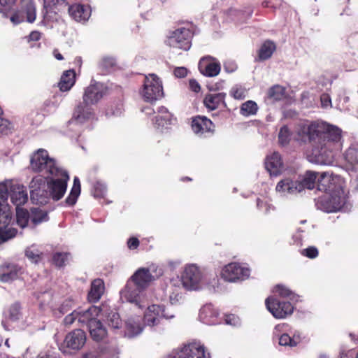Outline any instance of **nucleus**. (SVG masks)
Segmentation results:
<instances>
[{
	"label": "nucleus",
	"instance_id": "obj_1",
	"mask_svg": "<svg viewBox=\"0 0 358 358\" xmlns=\"http://www.w3.org/2000/svg\"><path fill=\"white\" fill-rule=\"evenodd\" d=\"M296 132L301 140L308 139L312 143L311 162L331 164L334 153L342 148L341 129L325 122H313L299 124Z\"/></svg>",
	"mask_w": 358,
	"mask_h": 358
},
{
	"label": "nucleus",
	"instance_id": "obj_2",
	"mask_svg": "<svg viewBox=\"0 0 358 358\" xmlns=\"http://www.w3.org/2000/svg\"><path fill=\"white\" fill-rule=\"evenodd\" d=\"M69 176L62 168L47 177L38 176L29 183L30 196L33 203L45 204L50 198L55 201L60 200L67 189Z\"/></svg>",
	"mask_w": 358,
	"mask_h": 358
},
{
	"label": "nucleus",
	"instance_id": "obj_3",
	"mask_svg": "<svg viewBox=\"0 0 358 358\" xmlns=\"http://www.w3.org/2000/svg\"><path fill=\"white\" fill-rule=\"evenodd\" d=\"M343 179L329 172H323L318 179V189L325 192L317 203V207L327 213L342 210L347 204V194L343 189Z\"/></svg>",
	"mask_w": 358,
	"mask_h": 358
},
{
	"label": "nucleus",
	"instance_id": "obj_4",
	"mask_svg": "<svg viewBox=\"0 0 358 358\" xmlns=\"http://www.w3.org/2000/svg\"><path fill=\"white\" fill-rule=\"evenodd\" d=\"M180 282L182 287L190 292H215L220 285V280L213 271L196 264H187L183 266Z\"/></svg>",
	"mask_w": 358,
	"mask_h": 358
},
{
	"label": "nucleus",
	"instance_id": "obj_5",
	"mask_svg": "<svg viewBox=\"0 0 358 358\" xmlns=\"http://www.w3.org/2000/svg\"><path fill=\"white\" fill-rule=\"evenodd\" d=\"M8 197L15 207H20L28 201L26 187L13 179L0 182V224H6L12 221V212L8 203Z\"/></svg>",
	"mask_w": 358,
	"mask_h": 358
},
{
	"label": "nucleus",
	"instance_id": "obj_6",
	"mask_svg": "<svg viewBox=\"0 0 358 358\" xmlns=\"http://www.w3.org/2000/svg\"><path fill=\"white\" fill-rule=\"evenodd\" d=\"M30 166L35 172H40L47 176L55 173L60 167L55 159L50 157L47 150L38 149L31 157Z\"/></svg>",
	"mask_w": 358,
	"mask_h": 358
},
{
	"label": "nucleus",
	"instance_id": "obj_7",
	"mask_svg": "<svg viewBox=\"0 0 358 358\" xmlns=\"http://www.w3.org/2000/svg\"><path fill=\"white\" fill-rule=\"evenodd\" d=\"M167 358H210V355L201 341H194L173 349Z\"/></svg>",
	"mask_w": 358,
	"mask_h": 358
},
{
	"label": "nucleus",
	"instance_id": "obj_8",
	"mask_svg": "<svg viewBox=\"0 0 358 358\" xmlns=\"http://www.w3.org/2000/svg\"><path fill=\"white\" fill-rule=\"evenodd\" d=\"M120 300L134 304L138 309H143L148 303L147 293L138 289L132 281L127 280L124 287L120 291Z\"/></svg>",
	"mask_w": 358,
	"mask_h": 358
},
{
	"label": "nucleus",
	"instance_id": "obj_9",
	"mask_svg": "<svg viewBox=\"0 0 358 358\" xmlns=\"http://www.w3.org/2000/svg\"><path fill=\"white\" fill-rule=\"evenodd\" d=\"M140 94L148 102H153L162 98L164 92L160 78L154 73L146 76Z\"/></svg>",
	"mask_w": 358,
	"mask_h": 358
},
{
	"label": "nucleus",
	"instance_id": "obj_10",
	"mask_svg": "<svg viewBox=\"0 0 358 358\" xmlns=\"http://www.w3.org/2000/svg\"><path fill=\"white\" fill-rule=\"evenodd\" d=\"M225 282L235 283L247 280L250 275V269L244 264L231 262L224 265L220 273Z\"/></svg>",
	"mask_w": 358,
	"mask_h": 358
},
{
	"label": "nucleus",
	"instance_id": "obj_11",
	"mask_svg": "<svg viewBox=\"0 0 358 358\" xmlns=\"http://www.w3.org/2000/svg\"><path fill=\"white\" fill-rule=\"evenodd\" d=\"M193 33L189 28L179 27L169 33L166 43L173 48L188 50L191 47Z\"/></svg>",
	"mask_w": 358,
	"mask_h": 358
},
{
	"label": "nucleus",
	"instance_id": "obj_12",
	"mask_svg": "<svg viewBox=\"0 0 358 358\" xmlns=\"http://www.w3.org/2000/svg\"><path fill=\"white\" fill-rule=\"evenodd\" d=\"M36 17V6L32 0H22L21 8L9 16L10 22L16 25L24 21L32 23Z\"/></svg>",
	"mask_w": 358,
	"mask_h": 358
},
{
	"label": "nucleus",
	"instance_id": "obj_13",
	"mask_svg": "<svg viewBox=\"0 0 358 358\" xmlns=\"http://www.w3.org/2000/svg\"><path fill=\"white\" fill-rule=\"evenodd\" d=\"M146 306L147 308L144 312L143 321L145 324L148 327L158 325L162 318L172 319L174 317V314L166 312L164 306L152 304L150 306L147 305Z\"/></svg>",
	"mask_w": 358,
	"mask_h": 358
},
{
	"label": "nucleus",
	"instance_id": "obj_14",
	"mask_svg": "<svg viewBox=\"0 0 358 358\" xmlns=\"http://www.w3.org/2000/svg\"><path fill=\"white\" fill-rule=\"evenodd\" d=\"M85 342V333L81 329H76L66 336L59 349L63 353L68 354L70 353V350H78L82 348Z\"/></svg>",
	"mask_w": 358,
	"mask_h": 358
},
{
	"label": "nucleus",
	"instance_id": "obj_15",
	"mask_svg": "<svg viewBox=\"0 0 358 358\" xmlns=\"http://www.w3.org/2000/svg\"><path fill=\"white\" fill-rule=\"evenodd\" d=\"M266 306L275 318L282 319L292 314L294 306L289 302H280L273 296L266 299Z\"/></svg>",
	"mask_w": 358,
	"mask_h": 358
},
{
	"label": "nucleus",
	"instance_id": "obj_16",
	"mask_svg": "<svg viewBox=\"0 0 358 358\" xmlns=\"http://www.w3.org/2000/svg\"><path fill=\"white\" fill-rule=\"evenodd\" d=\"M157 271L155 266H150L149 268H140L129 278V280L145 292L146 288L150 285L152 281L155 280V276L152 273Z\"/></svg>",
	"mask_w": 358,
	"mask_h": 358
},
{
	"label": "nucleus",
	"instance_id": "obj_17",
	"mask_svg": "<svg viewBox=\"0 0 358 358\" xmlns=\"http://www.w3.org/2000/svg\"><path fill=\"white\" fill-rule=\"evenodd\" d=\"M106 90L107 88L103 83L92 82L91 84L85 89L83 96L84 104L95 105L106 94Z\"/></svg>",
	"mask_w": 358,
	"mask_h": 358
},
{
	"label": "nucleus",
	"instance_id": "obj_18",
	"mask_svg": "<svg viewBox=\"0 0 358 358\" xmlns=\"http://www.w3.org/2000/svg\"><path fill=\"white\" fill-rule=\"evenodd\" d=\"M95 119L93 108L90 104L79 103L75 108L73 117L69 122V126L85 124Z\"/></svg>",
	"mask_w": 358,
	"mask_h": 358
},
{
	"label": "nucleus",
	"instance_id": "obj_19",
	"mask_svg": "<svg viewBox=\"0 0 358 358\" xmlns=\"http://www.w3.org/2000/svg\"><path fill=\"white\" fill-rule=\"evenodd\" d=\"M199 69L203 75L208 77H214L220 73L221 66L217 59L207 56L200 59Z\"/></svg>",
	"mask_w": 358,
	"mask_h": 358
},
{
	"label": "nucleus",
	"instance_id": "obj_20",
	"mask_svg": "<svg viewBox=\"0 0 358 358\" xmlns=\"http://www.w3.org/2000/svg\"><path fill=\"white\" fill-rule=\"evenodd\" d=\"M152 121L155 128L158 131L163 132L164 130L168 129L170 126L173 124L176 120L166 108L161 107L159 108Z\"/></svg>",
	"mask_w": 358,
	"mask_h": 358
},
{
	"label": "nucleus",
	"instance_id": "obj_21",
	"mask_svg": "<svg viewBox=\"0 0 358 358\" xmlns=\"http://www.w3.org/2000/svg\"><path fill=\"white\" fill-rule=\"evenodd\" d=\"M275 190L282 196L292 195L301 192L302 185L298 180L286 178L278 182Z\"/></svg>",
	"mask_w": 358,
	"mask_h": 358
},
{
	"label": "nucleus",
	"instance_id": "obj_22",
	"mask_svg": "<svg viewBox=\"0 0 358 358\" xmlns=\"http://www.w3.org/2000/svg\"><path fill=\"white\" fill-rule=\"evenodd\" d=\"M220 313L211 303L204 305L199 312V320L208 325H215L220 323Z\"/></svg>",
	"mask_w": 358,
	"mask_h": 358
},
{
	"label": "nucleus",
	"instance_id": "obj_23",
	"mask_svg": "<svg viewBox=\"0 0 358 358\" xmlns=\"http://www.w3.org/2000/svg\"><path fill=\"white\" fill-rule=\"evenodd\" d=\"M143 330L141 318L140 317H130L125 321L124 330H121L120 332L124 337L131 338L140 335Z\"/></svg>",
	"mask_w": 358,
	"mask_h": 358
},
{
	"label": "nucleus",
	"instance_id": "obj_24",
	"mask_svg": "<svg viewBox=\"0 0 358 358\" xmlns=\"http://www.w3.org/2000/svg\"><path fill=\"white\" fill-rule=\"evenodd\" d=\"M265 167L271 176L280 175L284 169L280 155L277 152H273L267 155L265 159Z\"/></svg>",
	"mask_w": 358,
	"mask_h": 358
},
{
	"label": "nucleus",
	"instance_id": "obj_25",
	"mask_svg": "<svg viewBox=\"0 0 358 358\" xmlns=\"http://www.w3.org/2000/svg\"><path fill=\"white\" fill-rule=\"evenodd\" d=\"M22 273L20 266L14 264H4L1 266L0 282L8 283L18 278Z\"/></svg>",
	"mask_w": 358,
	"mask_h": 358
},
{
	"label": "nucleus",
	"instance_id": "obj_26",
	"mask_svg": "<svg viewBox=\"0 0 358 358\" xmlns=\"http://www.w3.org/2000/svg\"><path fill=\"white\" fill-rule=\"evenodd\" d=\"M213 127L211 120L204 116H197L192 121V129L199 136H203L206 133L212 132Z\"/></svg>",
	"mask_w": 358,
	"mask_h": 358
},
{
	"label": "nucleus",
	"instance_id": "obj_27",
	"mask_svg": "<svg viewBox=\"0 0 358 358\" xmlns=\"http://www.w3.org/2000/svg\"><path fill=\"white\" fill-rule=\"evenodd\" d=\"M101 310L99 307L92 306L88 309L84 310L82 308L77 309L78 313V323L90 326L92 322L97 320Z\"/></svg>",
	"mask_w": 358,
	"mask_h": 358
},
{
	"label": "nucleus",
	"instance_id": "obj_28",
	"mask_svg": "<svg viewBox=\"0 0 358 358\" xmlns=\"http://www.w3.org/2000/svg\"><path fill=\"white\" fill-rule=\"evenodd\" d=\"M69 13L76 21L84 22L90 18L91 9L89 6L75 3L69 7Z\"/></svg>",
	"mask_w": 358,
	"mask_h": 358
},
{
	"label": "nucleus",
	"instance_id": "obj_29",
	"mask_svg": "<svg viewBox=\"0 0 358 358\" xmlns=\"http://www.w3.org/2000/svg\"><path fill=\"white\" fill-rule=\"evenodd\" d=\"M64 4L65 0H44L43 11L44 20H54L59 7Z\"/></svg>",
	"mask_w": 358,
	"mask_h": 358
},
{
	"label": "nucleus",
	"instance_id": "obj_30",
	"mask_svg": "<svg viewBox=\"0 0 358 358\" xmlns=\"http://www.w3.org/2000/svg\"><path fill=\"white\" fill-rule=\"evenodd\" d=\"M105 292V285L103 280L97 278L91 283V288L88 293V299L90 302H97Z\"/></svg>",
	"mask_w": 358,
	"mask_h": 358
},
{
	"label": "nucleus",
	"instance_id": "obj_31",
	"mask_svg": "<svg viewBox=\"0 0 358 358\" xmlns=\"http://www.w3.org/2000/svg\"><path fill=\"white\" fill-rule=\"evenodd\" d=\"M88 329L90 336L95 341H100L107 336V330L99 320L92 322Z\"/></svg>",
	"mask_w": 358,
	"mask_h": 358
},
{
	"label": "nucleus",
	"instance_id": "obj_32",
	"mask_svg": "<svg viewBox=\"0 0 358 358\" xmlns=\"http://www.w3.org/2000/svg\"><path fill=\"white\" fill-rule=\"evenodd\" d=\"M287 325L286 324H280L275 327L273 335L278 339V343L281 346L293 348L291 336L287 333L281 332Z\"/></svg>",
	"mask_w": 358,
	"mask_h": 358
},
{
	"label": "nucleus",
	"instance_id": "obj_33",
	"mask_svg": "<svg viewBox=\"0 0 358 358\" xmlns=\"http://www.w3.org/2000/svg\"><path fill=\"white\" fill-rule=\"evenodd\" d=\"M225 96L224 93L208 94L205 96L203 103L207 108L213 110L224 103Z\"/></svg>",
	"mask_w": 358,
	"mask_h": 358
},
{
	"label": "nucleus",
	"instance_id": "obj_34",
	"mask_svg": "<svg viewBox=\"0 0 358 358\" xmlns=\"http://www.w3.org/2000/svg\"><path fill=\"white\" fill-rule=\"evenodd\" d=\"M76 73L73 70H68L62 74L59 87L62 92H67L71 89L75 84Z\"/></svg>",
	"mask_w": 358,
	"mask_h": 358
},
{
	"label": "nucleus",
	"instance_id": "obj_35",
	"mask_svg": "<svg viewBox=\"0 0 358 358\" xmlns=\"http://www.w3.org/2000/svg\"><path fill=\"white\" fill-rule=\"evenodd\" d=\"M48 220L46 211L38 208H33L30 213V224L32 227Z\"/></svg>",
	"mask_w": 358,
	"mask_h": 358
},
{
	"label": "nucleus",
	"instance_id": "obj_36",
	"mask_svg": "<svg viewBox=\"0 0 358 358\" xmlns=\"http://www.w3.org/2000/svg\"><path fill=\"white\" fill-rule=\"evenodd\" d=\"M80 182L78 177H74L73 184L70 191V193L65 200V202L69 206H73L80 194Z\"/></svg>",
	"mask_w": 358,
	"mask_h": 358
},
{
	"label": "nucleus",
	"instance_id": "obj_37",
	"mask_svg": "<svg viewBox=\"0 0 358 358\" xmlns=\"http://www.w3.org/2000/svg\"><path fill=\"white\" fill-rule=\"evenodd\" d=\"M275 45L271 41H265L260 47L258 52L259 60H266L269 59L275 50Z\"/></svg>",
	"mask_w": 358,
	"mask_h": 358
},
{
	"label": "nucleus",
	"instance_id": "obj_38",
	"mask_svg": "<svg viewBox=\"0 0 358 358\" xmlns=\"http://www.w3.org/2000/svg\"><path fill=\"white\" fill-rule=\"evenodd\" d=\"M26 257L32 263L38 264L43 258V252L36 245H31L25 249Z\"/></svg>",
	"mask_w": 358,
	"mask_h": 358
},
{
	"label": "nucleus",
	"instance_id": "obj_39",
	"mask_svg": "<svg viewBox=\"0 0 358 358\" xmlns=\"http://www.w3.org/2000/svg\"><path fill=\"white\" fill-rule=\"evenodd\" d=\"M20 306L17 304L11 306L5 313V320L2 321V324L5 329L8 330L7 323L9 322H15L20 319Z\"/></svg>",
	"mask_w": 358,
	"mask_h": 358
},
{
	"label": "nucleus",
	"instance_id": "obj_40",
	"mask_svg": "<svg viewBox=\"0 0 358 358\" xmlns=\"http://www.w3.org/2000/svg\"><path fill=\"white\" fill-rule=\"evenodd\" d=\"M106 322L108 325L114 330H120L122 327V322L120 319L119 314L113 310H111L106 315Z\"/></svg>",
	"mask_w": 358,
	"mask_h": 358
},
{
	"label": "nucleus",
	"instance_id": "obj_41",
	"mask_svg": "<svg viewBox=\"0 0 358 358\" xmlns=\"http://www.w3.org/2000/svg\"><path fill=\"white\" fill-rule=\"evenodd\" d=\"M16 222L19 227L24 228L30 224V213L20 207H16Z\"/></svg>",
	"mask_w": 358,
	"mask_h": 358
},
{
	"label": "nucleus",
	"instance_id": "obj_42",
	"mask_svg": "<svg viewBox=\"0 0 358 358\" xmlns=\"http://www.w3.org/2000/svg\"><path fill=\"white\" fill-rule=\"evenodd\" d=\"M99 355L103 358H117L120 350L115 344H110L101 346L99 349Z\"/></svg>",
	"mask_w": 358,
	"mask_h": 358
},
{
	"label": "nucleus",
	"instance_id": "obj_43",
	"mask_svg": "<svg viewBox=\"0 0 358 358\" xmlns=\"http://www.w3.org/2000/svg\"><path fill=\"white\" fill-rule=\"evenodd\" d=\"M10 224V222L6 224H0V244L14 238L17 234V230L15 228L8 227Z\"/></svg>",
	"mask_w": 358,
	"mask_h": 358
},
{
	"label": "nucleus",
	"instance_id": "obj_44",
	"mask_svg": "<svg viewBox=\"0 0 358 358\" xmlns=\"http://www.w3.org/2000/svg\"><path fill=\"white\" fill-rule=\"evenodd\" d=\"M273 292L282 298H287L292 301L296 300V295L282 285H275L273 289Z\"/></svg>",
	"mask_w": 358,
	"mask_h": 358
},
{
	"label": "nucleus",
	"instance_id": "obj_45",
	"mask_svg": "<svg viewBox=\"0 0 358 358\" xmlns=\"http://www.w3.org/2000/svg\"><path fill=\"white\" fill-rule=\"evenodd\" d=\"M317 177V173L312 171H308L304 175L302 181H299L302 185V190L304 188L312 189L315 187V183Z\"/></svg>",
	"mask_w": 358,
	"mask_h": 358
},
{
	"label": "nucleus",
	"instance_id": "obj_46",
	"mask_svg": "<svg viewBox=\"0 0 358 358\" xmlns=\"http://www.w3.org/2000/svg\"><path fill=\"white\" fill-rule=\"evenodd\" d=\"M345 159L352 169H358V148L354 146L349 148L345 152Z\"/></svg>",
	"mask_w": 358,
	"mask_h": 358
},
{
	"label": "nucleus",
	"instance_id": "obj_47",
	"mask_svg": "<svg viewBox=\"0 0 358 358\" xmlns=\"http://www.w3.org/2000/svg\"><path fill=\"white\" fill-rule=\"evenodd\" d=\"M268 95L275 101L282 100L285 97V89L280 85H275L270 88Z\"/></svg>",
	"mask_w": 358,
	"mask_h": 358
},
{
	"label": "nucleus",
	"instance_id": "obj_48",
	"mask_svg": "<svg viewBox=\"0 0 358 358\" xmlns=\"http://www.w3.org/2000/svg\"><path fill=\"white\" fill-rule=\"evenodd\" d=\"M257 103L252 101H248L243 103L241 107V114L244 116L255 115L257 111Z\"/></svg>",
	"mask_w": 358,
	"mask_h": 358
},
{
	"label": "nucleus",
	"instance_id": "obj_49",
	"mask_svg": "<svg viewBox=\"0 0 358 358\" xmlns=\"http://www.w3.org/2000/svg\"><path fill=\"white\" fill-rule=\"evenodd\" d=\"M116 64V60L113 57L104 56L101 58L99 63V68L103 71V73L108 72Z\"/></svg>",
	"mask_w": 358,
	"mask_h": 358
},
{
	"label": "nucleus",
	"instance_id": "obj_50",
	"mask_svg": "<svg viewBox=\"0 0 358 358\" xmlns=\"http://www.w3.org/2000/svg\"><path fill=\"white\" fill-rule=\"evenodd\" d=\"M292 137V133L287 126H283L280 129L278 134V141L281 145H287Z\"/></svg>",
	"mask_w": 358,
	"mask_h": 358
},
{
	"label": "nucleus",
	"instance_id": "obj_51",
	"mask_svg": "<svg viewBox=\"0 0 358 358\" xmlns=\"http://www.w3.org/2000/svg\"><path fill=\"white\" fill-rule=\"evenodd\" d=\"M15 0H0V13L4 17H8Z\"/></svg>",
	"mask_w": 358,
	"mask_h": 358
},
{
	"label": "nucleus",
	"instance_id": "obj_52",
	"mask_svg": "<svg viewBox=\"0 0 358 358\" xmlns=\"http://www.w3.org/2000/svg\"><path fill=\"white\" fill-rule=\"evenodd\" d=\"M229 94L235 99L241 100L245 98L247 90L243 87L236 85L231 87Z\"/></svg>",
	"mask_w": 358,
	"mask_h": 358
},
{
	"label": "nucleus",
	"instance_id": "obj_53",
	"mask_svg": "<svg viewBox=\"0 0 358 358\" xmlns=\"http://www.w3.org/2000/svg\"><path fill=\"white\" fill-rule=\"evenodd\" d=\"M183 300V294L180 287H176L169 294V301L172 305L180 303Z\"/></svg>",
	"mask_w": 358,
	"mask_h": 358
},
{
	"label": "nucleus",
	"instance_id": "obj_54",
	"mask_svg": "<svg viewBox=\"0 0 358 358\" xmlns=\"http://www.w3.org/2000/svg\"><path fill=\"white\" fill-rule=\"evenodd\" d=\"M68 260V254L65 252H56L52 257L53 263L57 266H63Z\"/></svg>",
	"mask_w": 358,
	"mask_h": 358
},
{
	"label": "nucleus",
	"instance_id": "obj_55",
	"mask_svg": "<svg viewBox=\"0 0 358 358\" xmlns=\"http://www.w3.org/2000/svg\"><path fill=\"white\" fill-rule=\"evenodd\" d=\"M107 192L106 185L102 182H97L94 185V196L97 198L103 197Z\"/></svg>",
	"mask_w": 358,
	"mask_h": 358
},
{
	"label": "nucleus",
	"instance_id": "obj_56",
	"mask_svg": "<svg viewBox=\"0 0 358 358\" xmlns=\"http://www.w3.org/2000/svg\"><path fill=\"white\" fill-rule=\"evenodd\" d=\"M293 347L297 346L303 339V334L301 331L294 329L290 331Z\"/></svg>",
	"mask_w": 358,
	"mask_h": 358
},
{
	"label": "nucleus",
	"instance_id": "obj_57",
	"mask_svg": "<svg viewBox=\"0 0 358 358\" xmlns=\"http://www.w3.org/2000/svg\"><path fill=\"white\" fill-rule=\"evenodd\" d=\"M37 299L38 300L41 306L48 305L52 299V294L50 292H44L37 296Z\"/></svg>",
	"mask_w": 358,
	"mask_h": 358
},
{
	"label": "nucleus",
	"instance_id": "obj_58",
	"mask_svg": "<svg viewBox=\"0 0 358 358\" xmlns=\"http://www.w3.org/2000/svg\"><path fill=\"white\" fill-rule=\"evenodd\" d=\"M301 254L308 258L314 259L318 256V250L315 247L310 246L302 250Z\"/></svg>",
	"mask_w": 358,
	"mask_h": 358
},
{
	"label": "nucleus",
	"instance_id": "obj_59",
	"mask_svg": "<svg viewBox=\"0 0 358 358\" xmlns=\"http://www.w3.org/2000/svg\"><path fill=\"white\" fill-rule=\"evenodd\" d=\"M10 129V123L7 120L0 117V136L8 134Z\"/></svg>",
	"mask_w": 358,
	"mask_h": 358
},
{
	"label": "nucleus",
	"instance_id": "obj_60",
	"mask_svg": "<svg viewBox=\"0 0 358 358\" xmlns=\"http://www.w3.org/2000/svg\"><path fill=\"white\" fill-rule=\"evenodd\" d=\"M225 323L231 326H238L241 324L240 319L235 315H228L225 317Z\"/></svg>",
	"mask_w": 358,
	"mask_h": 358
},
{
	"label": "nucleus",
	"instance_id": "obj_61",
	"mask_svg": "<svg viewBox=\"0 0 358 358\" xmlns=\"http://www.w3.org/2000/svg\"><path fill=\"white\" fill-rule=\"evenodd\" d=\"M257 206L259 210L263 211L264 213H269L271 209H274L273 206L264 202L263 201L259 199L257 200Z\"/></svg>",
	"mask_w": 358,
	"mask_h": 358
},
{
	"label": "nucleus",
	"instance_id": "obj_62",
	"mask_svg": "<svg viewBox=\"0 0 358 358\" xmlns=\"http://www.w3.org/2000/svg\"><path fill=\"white\" fill-rule=\"evenodd\" d=\"M321 105L324 108L331 107V100L330 96L327 94H322L320 96Z\"/></svg>",
	"mask_w": 358,
	"mask_h": 358
},
{
	"label": "nucleus",
	"instance_id": "obj_63",
	"mask_svg": "<svg viewBox=\"0 0 358 358\" xmlns=\"http://www.w3.org/2000/svg\"><path fill=\"white\" fill-rule=\"evenodd\" d=\"M224 69L227 73H233L237 69V65L234 61H227L224 64Z\"/></svg>",
	"mask_w": 358,
	"mask_h": 358
},
{
	"label": "nucleus",
	"instance_id": "obj_64",
	"mask_svg": "<svg viewBox=\"0 0 358 358\" xmlns=\"http://www.w3.org/2000/svg\"><path fill=\"white\" fill-rule=\"evenodd\" d=\"M77 320H78V313L77 310L72 312L71 314L66 315L64 320V322L66 325H71L73 323V322Z\"/></svg>",
	"mask_w": 358,
	"mask_h": 358
}]
</instances>
